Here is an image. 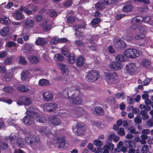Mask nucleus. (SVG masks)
Masks as SVG:
<instances>
[{"mask_svg":"<svg viewBox=\"0 0 153 153\" xmlns=\"http://www.w3.org/2000/svg\"><path fill=\"white\" fill-rule=\"evenodd\" d=\"M43 18V16L41 14H38L36 16V19L37 22H39L41 21Z\"/></svg>","mask_w":153,"mask_h":153,"instance_id":"nucleus-58","label":"nucleus"},{"mask_svg":"<svg viewBox=\"0 0 153 153\" xmlns=\"http://www.w3.org/2000/svg\"><path fill=\"white\" fill-rule=\"evenodd\" d=\"M126 15L124 14H118L115 16V19L117 20H120L121 18L124 17Z\"/></svg>","mask_w":153,"mask_h":153,"instance_id":"nucleus-59","label":"nucleus"},{"mask_svg":"<svg viewBox=\"0 0 153 153\" xmlns=\"http://www.w3.org/2000/svg\"><path fill=\"white\" fill-rule=\"evenodd\" d=\"M121 66V63L117 61L112 62L110 65L111 69L115 71H118L120 70Z\"/></svg>","mask_w":153,"mask_h":153,"instance_id":"nucleus-17","label":"nucleus"},{"mask_svg":"<svg viewBox=\"0 0 153 153\" xmlns=\"http://www.w3.org/2000/svg\"><path fill=\"white\" fill-rule=\"evenodd\" d=\"M134 121L136 124H140L142 122L141 117L138 115L134 118Z\"/></svg>","mask_w":153,"mask_h":153,"instance_id":"nucleus-45","label":"nucleus"},{"mask_svg":"<svg viewBox=\"0 0 153 153\" xmlns=\"http://www.w3.org/2000/svg\"><path fill=\"white\" fill-rule=\"evenodd\" d=\"M142 140L140 142L142 144H145L146 143V140L148 138V136L146 135L142 134L141 136Z\"/></svg>","mask_w":153,"mask_h":153,"instance_id":"nucleus-41","label":"nucleus"},{"mask_svg":"<svg viewBox=\"0 0 153 153\" xmlns=\"http://www.w3.org/2000/svg\"><path fill=\"white\" fill-rule=\"evenodd\" d=\"M125 144L128 148H133L135 144L134 141L132 140H128L126 141Z\"/></svg>","mask_w":153,"mask_h":153,"instance_id":"nucleus-39","label":"nucleus"},{"mask_svg":"<svg viewBox=\"0 0 153 153\" xmlns=\"http://www.w3.org/2000/svg\"><path fill=\"white\" fill-rule=\"evenodd\" d=\"M141 64L144 67L147 68L149 67L151 62L148 59L143 60Z\"/></svg>","mask_w":153,"mask_h":153,"instance_id":"nucleus-37","label":"nucleus"},{"mask_svg":"<svg viewBox=\"0 0 153 153\" xmlns=\"http://www.w3.org/2000/svg\"><path fill=\"white\" fill-rule=\"evenodd\" d=\"M86 26V24L85 22H80L79 23L77 26H75V27L76 28L75 29V30L76 32L78 30V29L79 28L82 29L85 28Z\"/></svg>","mask_w":153,"mask_h":153,"instance_id":"nucleus-36","label":"nucleus"},{"mask_svg":"<svg viewBox=\"0 0 153 153\" xmlns=\"http://www.w3.org/2000/svg\"><path fill=\"white\" fill-rule=\"evenodd\" d=\"M7 45L8 48H10L12 46L15 47L16 45V44L13 42L8 41L7 43Z\"/></svg>","mask_w":153,"mask_h":153,"instance_id":"nucleus-52","label":"nucleus"},{"mask_svg":"<svg viewBox=\"0 0 153 153\" xmlns=\"http://www.w3.org/2000/svg\"><path fill=\"white\" fill-rule=\"evenodd\" d=\"M87 74L85 77L86 79L91 82L97 80L100 76L99 71L97 70H91L88 71Z\"/></svg>","mask_w":153,"mask_h":153,"instance_id":"nucleus-3","label":"nucleus"},{"mask_svg":"<svg viewBox=\"0 0 153 153\" xmlns=\"http://www.w3.org/2000/svg\"><path fill=\"white\" fill-rule=\"evenodd\" d=\"M114 148V146L111 143H109L108 145L104 146L102 148L103 150V153H109V150L110 151H112Z\"/></svg>","mask_w":153,"mask_h":153,"instance_id":"nucleus-16","label":"nucleus"},{"mask_svg":"<svg viewBox=\"0 0 153 153\" xmlns=\"http://www.w3.org/2000/svg\"><path fill=\"white\" fill-rule=\"evenodd\" d=\"M67 20L68 22L71 23L75 21V19L74 16H68L67 18Z\"/></svg>","mask_w":153,"mask_h":153,"instance_id":"nucleus-47","label":"nucleus"},{"mask_svg":"<svg viewBox=\"0 0 153 153\" xmlns=\"http://www.w3.org/2000/svg\"><path fill=\"white\" fill-rule=\"evenodd\" d=\"M16 18L17 20H19L25 18L24 16L22 13L19 11H17L15 13Z\"/></svg>","mask_w":153,"mask_h":153,"instance_id":"nucleus-32","label":"nucleus"},{"mask_svg":"<svg viewBox=\"0 0 153 153\" xmlns=\"http://www.w3.org/2000/svg\"><path fill=\"white\" fill-rule=\"evenodd\" d=\"M76 113L78 114H81L84 113V110L83 108L81 107H78L76 108Z\"/></svg>","mask_w":153,"mask_h":153,"instance_id":"nucleus-46","label":"nucleus"},{"mask_svg":"<svg viewBox=\"0 0 153 153\" xmlns=\"http://www.w3.org/2000/svg\"><path fill=\"white\" fill-rule=\"evenodd\" d=\"M33 44H28L26 46L27 49L29 51H32L33 50Z\"/></svg>","mask_w":153,"mask_h":153,"instance_id":"nucleus-55","label":"nucleus"},{"mask_svg":"<svg viewBox=\"0 0 153 153\" xmlns=\"http://www.w3.org/2000/svg\"><path fill=\"white\" fill-rule=\"evenodd\" d=\"M36 120L37 122L43 123L46 121V118L44 115H40L36 117Z\"/></svg>","mask_w":153,"mask_h":153,"instance_id":"nucleus-26","label":"nucleus"},{"mask_svg":"<svg viewBox=\"0 0 153 153\" xmlns=\"http://www.w3.org/2000/svg\"><path fill=\"white\" fill-rule=\"evenodd\" d=\"M145 37V33H140V34L136 35L135 37V39L137 40H140L144 38Z\"/></svg>","mask_w":153,"mask_h":153,"instance_id":"nucleus-51","label":"nucleus"},{"mask_svg":"<svg viewBox=\"0 0 153 153\" xmlns=\"http://www.w3.org/2000/svg\"><path fill=\"white\" fill-rule=\"evenodd\" d=\"M125 56V54L118 55L116 57L115 60L117 62L121 63V62L126 60Z\"/></svg>","mask_w":153,"mask_h":153,"instance_id":"nucleus-27","label":"nucleus"},{"mask_svg":"<svg viewBox=\"0 0 153 153\" xmlns=\"http://www.w3.org/2000/svg\"><path fill=\"white\" fill-rule=\"evenodd\" d=\"M124 53L127 57L135 58L139 56V51L136 49L129 48L125 51Z\"/></svg>","mask_w":153,"mask_h":153,"instance_id":"nucleus-8","label":"nucleus"},{"mask_svg":"<svg viewBox=\"0 0 153 153\" xmlns=\"http://www.w3.org/2000/svg\"><path fill=\"white\" fill-rule=\"evenodd\" d=\"M59 67L63 74L66 73V72L68 71V67L66 65L60 64H59Z\"/></svg>","mask_w":153,"mask_h":153,"instance_id":"nucleus-34","label":"nucleus"},{"mask_svg":"<svg viewBox=\"0 0 153 153\" xmlns=\"http://www.w3.org/2000/svg\"><path fill=\"white\" fill-rule=\"evenodd\" d=\"M28 72L27 71H23L21 73V79L22 81H25L28 78Z\"/></svg>","mask_w":153,"mask_h":153,"instance_id":"nucleus-35","label":"nucleus"},{"mask_svg":"<svg viewBox=\"0 0 153 153\" xmlns=\"http://www.w3.org/2000/svg\"><path fill=\"white\" fill-rule=\"evenodd\" d=\"M68 90L69 88H67L63 91L62 94L64 95V97H68L70 101H71V100L72 103L73 104L75 105L81 104L82 102V100L79 96V90H76V92H75L73 95L72 98H71L69 96Z\"/></svg>","mask_w":153,"mask_h":153,"instance_id":"nucleus-2","label":"nucleus"},{"mask_svg":"<svg viewBox=\"0 0 153 153\" xmlns=\"http://www.w3.org/2000/svg\"><path fill=\"white\" fill-rule=\"evenodd\" d=\"M108 50L110 53H114L115 52V49L111 45H109L108 47Z\"/></svg>","mask_w":153,"mask_h":153,"instance_id":"nucleus-63","label":"nucleus"},{"mask_svg":"<svg viewBox=\"0 0 153 153\" xmlns=\"http://www.w3.org/2000/svg\"><path fill=\"white\" fill-rule=\"evenodd\" d=\"M35 43L37 45L45 46L46 44V42L43 38L39 37L36 39Z\"/></svg>","mask_w":153,"mask_h":153,"instance_id":"nucleus-25","label":"nucleus"},{"mask_svg":"<svg viewBox=\"0 0 153 153\" xmlns=\"http://www.w3.org/2000/svg\"><path fill=\"white\" fill-rule=\"evenodd\" d=\"M4 91L8 93L11 94L14 91L13 86H6L3 88Z\"/></svg>","mask_w":153,"mask_h":153,"instance_id":"nucleus-29","label":"nucleus"},{"mask_svg":"<svg viewBox=\"0 0 153 153\" xmlns=\"http://www.w3.org/2000/svg\"><path fill=\"white\" fill-rule=\"evenodd\" d=\"M64 58V56L61 54H56L54 56V59L56 61H62Z\"/></svg>","mask_w":153,"mask_h":153,"instance_id":"nucleus-38","label":"nucleus"},{"mask_svg":"<svg viewBox=\"0 0 153 153\" xmlns=\"http://www.w3.org/2000/svg\"><path fill=\"white\" fill-rule=\"evenodd\" d=\"M73 130L75 135L78 136L83 135L85 131V124L83 123H77L74 128L73 127Z\"/></svg>","mask_w":153,"mask_h":153,"instance_id":"nucleus-5","label":"nucleus"},{"mask_svg":"<svg viewBox=\"0 0 153 153\" xmlns=\"http://www.w3.org/2000/svg\"><path fill=\"white\" fill-rule=\"evenodd\" d=\"M57 143L59 144V148L64 147L65 145V140L64 137H58L57 138Z\"/></svg>","mask_w":153,"mask_h":153,"instance_id":"nucleus-24","label":"nucleus"},{"mask_svg":"<svg viewBox=\"0 0 153 153\" xmlns=\"http://www.w3.org/2000/svg\"><path fill=\"white\" fill-rule=\"evenodd\" d=\"M94 144L97 146H100L103 145L102 142L98 140H95L94 141Z\"/></svg>","mask_w":153,"mask_h":153,"instance_id":"nucleus-50","label":"nucleus"},{"mask_svg":"<svg viewBox=\"0 0 153 153\" xmlns=\"http://www.w3.org/2000/svg\"><path fill=\"white\" fill-rule=\"evenodd\" d=\"M42 96L45 101H49L52 100L53 97V95L50 92H46L43 93Z\"/></svg>","mask_w":153,"mask_h":153,"instance_id":"nucleus-18","label":"nucleus"},{"mask_svg":"<svg viewBox=\"0 0 153 153\" xmlns=\"http://www.w3.org/2000/svg\"><path fill=\"white\" fill-rule=\"evenodd\" d=\"M143 17L141 16H138L132 18L131 20V28H127L124 31V37L127 40H133L134 38V34L133 32L134 30L136 29L138 26V25L143 21Z\"/></svg>","mask_w":153,"mask_h":153,"instance_id":"nucleus-1","label":"nucleus"},{"mask_svg":"<svg viewBox=\"0 0 153 153\" xmlns=\"http://www.w3.org/2000/svg\"><path fill=\"white\" fill-rule=\"evenodd\" d=\"M61 53L66 57L67 60L69 63L73 64L75 62L76 59L75 54L69 52L67 49L62 50Z\"/></svg>","mask_w":153,"mask_h":153,"instance_id":"nucleus-7","label":"nucleus"},{"mask_svg":"<svg viewBox=\"0 0 153 153\" xmlns=\"http://www.w3.org/2000/svg\"><path fill=\"white\" fill-rule=\"evenodd\" d=\"M141 115L142 116L143 119V120H145L149 118V116L147 114V112L145 110H142L140 111L139 114L138 115L140 116Z\"/></svg>","mask_w":153,"mask_h":153,"instance_id":"nucleus-30","label":"nucleus"},{"mask_svg":"<svg viewBox=\"0 0 153 153\" xmlns=\"http://www.w3.org/2000/svg\"><path fill=\"white\" fill-rule=\"evenodd\" d=\"M57 15V13L56 11L54 10H52L49 13V15L51 17L56 16Z\"/></svg>","mask_w":153,"mask_h":153,"instance_id":"nucleus-64","label":"nucleus"},{"mask_svg":"<svg viewBox=\"0 0 153 153\" xmlns=\"http://www.w3.org/2000/svg\"><path fill=\"white\" fill-rule=\"evenodd\" d=\"M100 19L99 18H96L94 19L91 21V24L92 25H96L100 22Z\"/></svg>","mask_w":153,"mask_h":153,"instance_id":"nucleus-42","label":"nucleus"},{"mask_svg":"<svg viewBox=\"0 0 153 153\" xmlns=\"http://www.w3.org/2000/svg\"><path fill=\"white\" fill-rule=\"evenodd\" d=\"M35 112L33 109L31 108H29L27 110V114L33 115L34 114Z\"/></svg>","mask_w":153,"mask_h":153,"instance_id":"nucleus-60","label":"nucleus"},{"mask_svg":"<svg viewBox=\"0 0 153 153\" xmlns=\"http://www.w3.org/2000/svg\"><path fill=\"white\" fill-rule=\"evenodd\" d=\"M17 89L21 92H26L28 91L29 89L25 85H20L17 87Z\"/></svg>","mask_w":153,"mask_h":153,"instance_id":"nucleus-28","label":"nucleus"},{"mask_svg":"<svg viewBox=\"0 0 153 153\" xmlns=\"http://www.w3.org/2000/svg\"><path fill=\"white\" fill-rule=\"evenodd\" d=\"M95 8L96 9L101 10L105 7V4L104 1H101L98 2L95 4Z\"/></svg>","mask_w":153,"mask_h":153,"instance_id":"nucleus-19","label":"nucleus"},{"mask_svg":"<svg viewBox=\"0 0 153 153\" xmlns=\"http://www.w3.org/2000/svg\"><path fill=\"white\" fill-rule=\"evenodd\" d=\"M12 75L13 73L12 72H8L5 74L4 78L5 81H9L12 78Z\"/></svg>","mask_w":153,"mask_h":153,"instance_id":"nucleus-33","label":"nucleus"},{"mask_svg":"<svg viewBox=\"0 0 153 153\" xmlns=\"http://www.w3.org/2000/svg\"><path fill=\"white\" fill-rule=\"evenodd\" d=\"M149 148L147 145H144L142 146L141 152L142 153H146L148 151Z\"/></svg>","mask_w":153,"mask_h":153,"instance_id":"nucleus-54","label":"nucleus"},{"mask_svg":"<svg viewBox=\"0 0 153 153\" xmlns=\"http://www.w3.org/2000/svg\"><path fill=\"white\" fill-rule=\"evenodd\" d=\"M34 22L33 20L27 19L24 23V26L26 28H31L33 27Z\"/></svg>","mask_w":153,"mask_h":153,"instance_id":"nucleus-21","label":"nucleus"},{"mask_svg":"<svg viewBox=\"0 0 153 153\" xmlns=\"http://www.w3.org/2000/svg\"><path fill=\"white\" fill-rule=\"evenodd\" d=\"M7 55V54L6 51H0V58H5Z\"/></svg>","mask_w":153,"mask_h":153,"instance_id":"nucleus-56","label":"nucleus"},{"mask_svg":"<svg viewBox=\"0 0 153 153\" xmlns=\"http://www.w3.org/2000/svg\"><path fill=\"white\" fill-rule=\"evenodd\" d=\"M12 60V57H7L4 60V63L5 65H9L10 64Z\"/></svg>","mask_w":153,"mask_h":153,"instance_id":"nucleus-49","label":"nucleus"},{"mask_svg":"<svg viewBox=\"0 0 153 153\" xmlns=\"http://www.w3.org/2000/svg\"><path fill=\"white\" fill-rule=\"evenodd\" d=\"M9 28L8 27H4L0 31V34L1 36H5L9 31Z\"/></svg>","mask_w":153,"mask_h":153,"instance_id":"nucleus-31","label":"nucleus"},{"mask_svg":"<svg viewBox=\"0 0 153 153\" xmlns=\"http://www.w3.org/2000/svg\"><path fill=\"white\" fill-rule=\"evenodd\" d=\"M138 30H139L140 33H144L145 31L146 30V27L144 25H140L137 27Z\"/></svg>","mask_w":153,"mask_h":153,"instance_id":"nucleus-43","label":"nucleus"},{"mask_svg":"<svg viewBox=\"0 0 153 153\" xmlns=\"http://www.w3.org/2000/svg\"><path fill=\"white\" fill-rule=\"evenodd\" d=\"M49 83V81L46 79H40L39 82V84L41 86L47 85Z\"/></svg>","mask_w":153,"mask_h":153,"instance_id":"nucleus-40","label":"nucleus"},{"mask_svg":"<svg viewBox=\"0 0 153 153\" xmlns=\"http://www.w3.org/2000/svg\"><path fill=\"white\" fill-rule=\"evenodd\" d=\"M118 134L121 136H123L125 135V133L123 128H120L117 130Z\"/></svg>","mask_w":153,"mask_h":153,"instance_id":"nucleus-48","label":"nucleus"},{"mask_svg":"<svg viewBox=\"0 0 153 153\" xmlns=\"http://www.w3.org/2000/svg\"><path fill=\"white\" fill-rule=\"evenodd\" d=\"M133 9L132 5L130 4H126L124 6L123 8V11L125 13H128L131 11Z\"/></svg>","mask_w":153,"mask_h":153,"instance_id":"nucleus-23","label":"nucleus"},{"mask_svg":"<svg viewBox=\"0 0 153 153\" xmlns=\"http://www.w3.org/2000/svg\"><path fill=\"white\" fill-rule=\"evenodd\" d=\"M28 60L29 62L32 64H36L39 62V59L35 55L30 56L28 58Z\"/></svg>","mask_w":153,"mask_h":153,"instance_id":"nucleus-22","label":"nucleus"},{"mask_svg":"<svg viewBox=\"0 0 153 153\" xmlns=\"http://www.w3.org/2000/svg\"><path fill=\"white\" fill-rule=\"evenodd\" d=\"M19 63L21 64L25 65L27 63V62L26 61L25 58L22 56H19Z\"/></svg>","mask_w":153,"mask_h":153,"instance_id":"nucleus-44","label":"nucleus"},{"mask_svg":"<svg viewBox=\"0 0 153 153\" xmlns=\"http://www.w3.org/2000/svg\"><path fill=\"white\" fill-rule=\"evenodd\" d=\"M71 4V1L70 0H68L64 3L63 5L65 7H68L70 6Z\"/></svg>","mask_w":153,"mask_h":153,"instance_id":"nucleus-57","label":"nucleus"},{"mask_svg":"<svg viewBox=\"0 0 153 153\" xmlns=\"http://www.w3.org/2000/svg\"><path fill=\"white\" fill-rule=\"evenodd\" d=\"M85 59L84 56H80L76 60V64L78 67H81L84 64Z\"/></svg>","mask_w":153,"mask_h":153,"instance_id":"nucleus-20","label":"nucleus"},{"mask_svg":"<svg viewBox=\"0 0 153 153\" xmlns=\"http://www.w3.org/2000/svg\"><path fill=\"white\" fill-rule=\"evenodd\" d=\"M49 123L51 125L58 126L61 124V120L56 115L51 116L48 118Z\"/></svg>","mask_w":153,"mask_h":153,"instance_id":"nucleus-11","label":"nucleus"},{"mask_svg":"<svg viewBox=\"0 0 153 153\" xmlns=\"http://www.w3.org/2000/svg\"><path fill=\"white\" fill-rule=\"evenodd\" d=\"M25 140L30 146H35L40 140L39 137L35 135H30L26 137Z\"/></svg>","mask_w":153,"mask_h":153,"instance_id":"nucleus-6","label":"nucleus"},{"mask_svg":"<svg viewBox=\"0 0 153 153\" xmlns=\"http://www.w3.org/2000/svg\"><path fill=\"white\" fill-rule=\"evenodd\" d=\"M34 121L33 115L26 114L23 119L24 123L27 125H30L32 124Z\"/></svg>","mask_w":153,"mask_h":153,"instance_id":"nucleus-12","label":"nucleus"},{"mask_svg":"<svg viewBox=\"0 0 153 153\" xmlns=\"http://www.w3.org/2000/svg\"><path fill=\"white\" fill-rule=\"evenodd\" d=\"M114 46L118 48L123 50L126 48V44L121 39H118L114 43Z\"/></svg>","mask_w":153,"mask_h":153,"instance_id":"nucleus-14","label":"nucleus"},{"mask_svg":"<svg viewBox=\"0 0 153 153\" xmlns=\"http://www.w3.org/2000/svg\"><path fill=\"white\" fill-rule=\"evenodd\" d=\"M104 79L107 83L109 84H113L117 79L118 75L115 72L105 73L104 75Z\"/></svg>","mask_w":153,"mask_h":153,"instance_id":"nucleus-4","label":"nucleus"},{"mask_svg":"<svg viewBox=\"0 0 153 153\" xmlns=\"http://www.w3.org/2000/svg\"><path fill=\"white\" fill-rule=\"evenodd\" d=\"M19 101L17 102V105H29L32 102V101L30 98L24 96L19 97Z\"/></svg>","mask_w":153,"mask_h":153,"instance_id":"nucleus-10","label":"nucleus"},{"mask_svg":"<svg viewBox=\"0 0 153 153\" xmlns=\"http://www.w3.org/2000/svg\"><path fill=\"white\" fill-rule=\"evenodd\" d=\"M118 0H104V2L105 4H110L115 3Z\"/></svg>","mask_w":153,"mask_h":153,"instance_id":"nucleus-53","label":"nucleus"},{"mask_svg":"<svg viewBox=\"0 0 153 153\" xmlns=\"http://www.w3.org/2000/svg\"><path fill=\"white\" fill-rule=\"evenodd\" d=\"M51 26L50 25H45L43 26V29L44 31H49L51 28Z\"/></svg>","mask_w":153,"mask_h":153,"instance_id":"nucleus-62","label":"nucleus"},{"mask_svg":"<svg viewBox=\"0 0 153 153\" xmlns=\"http://www.w3.org/2000/svg\"><path fill=\"white\" fill-rule=\"evenodd\" d=\"M125 68L126 72L131 75L137 70L136 67L133 63H128L126 65Z\"/></svg>","mask_w":153,"mask_h":153,"instance_id":"nucleus-13","label":"nucleus"},{"mask_svg":"<svg viewBox=\"0 0 153 153\" xmlns=\"http://www.w3.org/2000/svg\"><path fill=\"white\" fill-rule=\"evenodd\" d=\"M102 16V14L98 10L96 11L94 13V16L96 18L101 17Z\"/></svg>","mask_w":153,"mask_h":153,"instance_id":"nucleus-61","label":"nucleus"},{"mask_svg":"<svg viewBox=\"0 0 153 153\" xmlns=\"http://www.w3.org/2000/svg\"><path fill=\"white\" fill-rule=\"evenodd\" d=\"M57 108V105L55 103H47L44 104L43 108L45 112H51L54 111Z\"/></svg>","mask_w":153,"mask_h":153,"instance_id":"nucleus-9","label":"nucleus"},{"mask_svg":"<svg viewBox=\"0 0 153 153\" xmlns=\"http://www.w3.org/2000/svg\"><path fill=\"white\" fill-rule=\"evenodd\" d=\"M91 111L93 114H96L97 115H102L104 114L103 109L100 106H97L92 109Z\"/></svg>","mask_w":153,"mask_h":153,"instance_id":"nucleus-15","label":"nucleus"}]
</instances>
